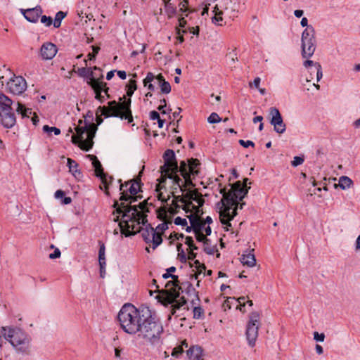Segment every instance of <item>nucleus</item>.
<instances>
[{
    "instance_id": "f257e3e1",
    "label": "nucleus",
    "mask_w": 360,
    "mask_h": 360,
    "mask_svg": "<svg viewBox=\"0 0 360 360\" xmlns=\"http://www.w3.org/2000/svg\"><path fill=\"white\" fill-rule=\"evenodd\" d=\"M148 202L144 200L139 203L140 210L136 206L125 205L124 202L120 204V207L117 210V213L121 214L117 217L116 221H120L119 226L122 234L125 236L134 235L142 231L141 235L146 243H150L152 233L155 230L150 224H148L146 213L149 212L147 207Z\"/></svg>"
},
{
    "instance_id": "f03ea898",
    "label": "nucleus",
    "mask_w": 360,
    "mask_h": 360,
    "mask_svg": "<svg viewBox=\"0 0 360 360\" xmlns=\"http://www.w3.org/2000/svg\"><path fill=\"white\" fill-rule=\"evenodd\" d=\"M248 192V188H245L240 181L233 184L231 190L229 192H226L225 188L220 190L223 198L217 205L219 209L220 221L227 226L226 230H228V227L231 226L230 221L237 214L238 200H242Z\"/></svg>"
},
{
    "instance_id": "7ed1b4c3",
    "label": "nucleus",
    "mask_w": 360,
    "mask_h": 360,
    "mask_svg": "<svg viewBox=\"0 0 360 360\" xmlns=\"http://www.w3.org/2000/svg\"><path fill=\"white\" fill-rule=\"evenodd\" d=\"M163 159L164 165L160 169L163 179L161 183H165L167 179H172L181 193L188 192L189 189H187V187L188 186H195L193 183V179L195 178L193 177L191 173L182 176L184 181L176 174L178 172V165L174 150L167 149L163 155Z\"/></svg>"
},
{
    "instance_id": "20e7f679",
    "label": "nucleus",
    "mask_w": 360,
    "mask_h": 360,
    "mask_svg": "<svg viewBox=\"0 0 360 360\" xmlns=\"http://www.w3.org/2000/svg\"><path fill=\"white\" fill-rule=\"evenodd\" d=\"M149 311L148 308L137 309L131 304H125L117 315L122 329L128 334L136 335Z\"/></svg>"
},
{
    "instance_id": "39448f33",
    "label": "nucleus",
    "mask_w": 360,
    "mask_h": 360,
    "mask_svg": "<svg viewBox=\"0 0 360 360\" xmlns=\"http://www.w3.org/2000/svg\"><path fill=\"white\" fill-rule=\"evenodd\" d=\"M179 281L177 278L173 279V281H169L166 287H169L171 285L172 288L167 290H162L159 292V295L156 297L158 300L165 306L172 304L171 315H175L176 310L181 309L184 307V309H188L186 305V300L184 297H180L179 290H181V287L179 285Z\"/></svg>"
},
{
    "instance_id": "423d86ee",
    "label": "nucleus",
    "mask_w": 360,
    "mask_h": 360,
    "mask_svg": "<svg viewBox=\"0 0 360 360\" xmlns=\"http://www.w3.org/2000/svg\"><path fill=\"white\" fill-rule=\"evenodd\" d=\"M131 101L130 98L121 103L112 101L108 103V107H98L96 113L97 125H100L103 122L101 115H104L105 117H120L122 120H127L128 122L131 123L133 121L130 109Z\"/></svg>"
},
{
    "instance_id": "0eeeda50",
    "label": "nucleus",
    "mask_w": 360,
    "mask_h": 360,
    "mask_svg": "<svg viewBox=\"0 0 360 360\" xmlns=\"http://www.w3.org/2000/svg\"><path fill=\"white\" fill-rule=\"evenodd\" d=\"M163 333V327L160 322L152 315L151 311L147 314L140 326L136 336L151 345L160 343L161 335Z\"/></svg>"
},
{
    "instance_id": "6e6552de",
    "label": "nucleus",
    "mask_w": 360,
    "mask_h": 360,
    "mask_svg": "<svg viewBox=\"0 0 360 360\" xmlns=\"http://www.w3.org/2000/svg\"><path fill=\"white\" fill-rule=\"evenodd\" d=\"M0 334L8 340L19 352L27 353L30 349V338L18 328L2 327Z\"/></svg>"
},
{
    "instance_id": "1a4fd4ad",
    "label": "nucleus",
    "mask_w": 360,
    "mask_h": 360,
    "mask_svg": "<svg viewBox=\"0 0 360 360\" xmlns=\"http://www.w3.org/2000/svg\"><path fill=\"white\" fill-rule=\"evenodd\" d=\"M119 183H121V179L118 181ZM120 191H121L120 200V203L118 201H115L114 207L116 208V210L118 207H120V204L122 202H124L125 205L133 206L131 204L134 202H136L140 196H136L138 192L140 191V179H133L129 181L125 182L124 184H120ZM139 210V204L138 205H134Z\"/></svg>"
},
{
    "instance_id": "9d476101",
    "label": "nucleus",
    "mask_w": 360,
    "mask_h": 360,
    "mask_svg": "<svg viewBox=\"0 0 360 360\" xmlns=\"http://www.w3.org/2000/svg\"><path fill=\"white\" fill-rule=\"evenodd\" d=\"M75 130L77 134L72 136V142L77 144L84 150H89L94 145L93 139L97 127L94 124L85 123L84 127H77Z\"/></svg>"
},
{
    "instance_id": "9b49d317",
    "label": "nucleus",
    "mask_w": 360,
    "mask_h": 360,
    "mask_svg": "<svg viewBox=\"0 0 360 360\" xmlns=\"http://www.w3.org/2000/svg\"><path fill=\"white\" fill-rule=\"evenodd\" d=\"M13 101L0 92V122L7 129L12 128L16 123V117L12 109Z\"/></svg>"
},
{
    "instance_id": "f8f14e48",
    "label": "nucleus",
    "mask_w": 360,
    "mask_h": 360,
    "mask_svg": "<svg viewBox=\"0 0 360 360\" xmlns=\"http://www.w3.org/2000/svg\"><path fill=\"white\" fill-rule=\"evenodd\" d=\"M302 56L307 58L313 56L316 50L315 30L313 26H307L302 32Z\"/></svg>"
},
{
    "instance_id": "ddd939ff",
    "label": "nucleus",
    "mask_w": 360,
    "mask_h": 360,
    "mask_svg": "<svg viewBox=\"0 0 360 360\" xmlns=\"http://www.w3.org/2000/svg\"><path fill=\"white\" fill-rule=\"evenodd\" d=\"M174 200H172V205L176 207H179L177 205L178 202H181L184 204L183 208L186 212H188L189 207L192 205V201H195L201 207L203 205L205 200L202 198V195L198 193L197 190H188L184 195H174L173 194Z\"/></svg>"
},
{
    "instance_id": "4468645a",
    "label": "nucleus",
    "mask_w": 360,
    "mask_h": 360,
    "mask_svg": "<svg viewBox=\"0 0 360 360\" xmlns=\"http://www.w3.org/2000/svg\"><path fill=\"white\" fill-rule=\"evenodd\" d=\"M259 318L260 315L257 311L252 312L249 316V321L247 324L245 334L248 345L250 347L255 345V342L258 336Z\"/></svg>"
},
{
    "instance_id": "2eb2a0df",
    "label": "nucleus",
    "mask_w": 360,
    "mask_h": 360,
    "mask_svg": "<svg viewBox=\"0 0 360 360\" xmlns=\"http://www.w3.org/2000/svg\"><path fill=\"white\" fill-rule=\"evenodd\" d=\"M200 165V161L198 159H189L188 160V163L185 161H181L179 167L178 166V172H180L181 176L191 173V174H193V177L195 178V176H198L200 173V170L198 169Z\"/></svg>"
},
{
    "instance_id": "dca6fc26",
    "label": "nucleus",
    "mask_w": 360,
    "mask_h": 360,
    "mask_svg": "<svg viewBox=\"0 0 360 360\" xmlns=\"http://www.w3.org/2000/svg\"><path fill=\"white\" fill-rule=\"evenodd\" d=\"M269 114L271 117L270 123L274 126V131L278 134H283L285 131L286 126L278 109L276 107L271 108Z\"/></svg>"
},
{
    "instance_id": "f3484780",
    "label": "nucleus",
    "mask_w": 360,
    "mask_h": 360,
    "mask_svg": "<svg viewBox=\"0 0 360 360\" xmlns=\"http://www.w3.org/2000/svg\"><path fill=\"white\" fill-rule=\"evenodd\" d=\"M7 86L11 93L20 95L26 90L27 82L22 77H15L7 82Z\"/></svg>"
},
{
    "instance_id": "a211bd4d",
    "label": "nucleus",
    "mask_w": 360,
    "mask_h": 360,
    "mask_svg": "<svg viewBox=\"0 0 360 360\" xmlns=\"http://www.w3.org/2000/svg\"><path fill=\"white\" fill-rule=\"evenodd\" d=\"M90 81L87 82V84L90 85L96 93V98L99 100L101 102H103V98L101 95V92L104 91L108 97L109 95L108 94V91L109 88L106 86V83L103 82L100 78L96 79L92 76V73L90 74Z\"/></svg>"
},
{
    "instance_id": "6ab92c4d",
    "label": "nucleus",
    "mask_w": 360,
    "mask_h": 360,
    "mask_svg": "<svg viewBox=\"0 0 360 360\" xmlns=\"http://www.w3.org/2000/svg\"><path fill=\"white\" fill-rule=\"evenodd\" d=\"M56 46L51 42L44 43L40 49V56L43 60H51L57 53Z\"/></svg>"
},
{
    "instance_id": "aec40b11",
    "label": "nucleus",
    "mask_w": 360,
    "mask_h": 360,
    "mask_svg": "<svg viewBox=\"0 0 360 360\" xmlns=\"http://www.w3.org/2000/svg\"><path fill=\"white\" fill-rule=\"evenodd\" d=\"M88 157L91 159V160H92V165L94 167L96 175L101 179L102 182L104 184V186L105 187L106 189H108L109 184L108 183L106 175L103 172V169L101 162L95 155H88Z\"/></svg>"
},
{
    "instance_id": "412c9836",
    "label": "nucleus",
    "mask_w": 360,
    "mask_h": 360,
    "mask_svg": "<svg viewBox=\"0 0 360 360\" xmlns=\"http://www.w3.org/2000/svg\"><path fill=\"white\" fill-rule=\"evenodd\" d=\"M42 11L41 7L40 6H37L32 8L22 10V13L27 20L30 22L35 23L38 21Z\"/></svg>"
},
{
    "instance_id": "4be33fe9",
    "label": "nucleus",
    "mask_w": 360,
    "mask_h": 360,
    "mask_svg": "<svg viewBox=\"0 0 360 360\" xmlns=\"http://www.w3.org/2000/svg\"><path fill=\"white\" fill-rule=\"evenodd\" d=\"M202 349L199 346H192L187 350V355L191 360H204Z\"/></svg>"
},
{
    "instance_id": "5701e85b",
    "label": "nucleus",
    "mask_w": 360,
    "mask_h": 360,
    "mask_svg": "<svg viewBox=\"0 0 360 360\" xmlns=\"http://www.w3.org/2000/svg\"><path fill=\"white\" fill-rule=\"evenodd\" d=\"M303 65L306 68H309L310 67L314 66L315 70L316 71V80L319 82L323 77L322 68L320 63H314L313 60H307L304 62Z\"/></svg>"
},
{
    "instance_id": "b1692460",
    "label": "nucleus",
    "mask_w": 360,
    "mask_h": 360,
    "mask_svg": "<svg viewBox=\"0 0 360 360\" xmlns=\"http://www.w3.org/2000/svg\"><path fill=\"white\" fill-rule=\"evenodd\" d=\"M16 112L22 116V118L30 117V116L32 114V110L31 108H27L24 104L18 102L17 108L15 109Z\"/></svg>"
},
{
    "instance_id": "393cba45",
    "label": "nucleus",
    "mask_w": 360,
    "mask_h": 360,
    "mask_svg": "<svg viewBox=\"0 0 360 360\" xmlns=\"http://www.w3.org/2000/svg\"><path fill=\"white\" fill-rule=\"evenodd\" d=\"M195 264H196L197 271L193 275H191V278H195V279L198 280L197 285L199 286L200 281L199 280V276L201 274H203V276H205V272L206 268H205V264H200L198 260H195Z\"/></svg>"
},
{
    "instance_id": "a878e982",
    "label": "nucleus",
    "mask_w": 360,
    "mask_h": 360,
    "mask_svg": "<svg viewBox=\"0 0 360 360\" xmlns=\"http://www.w3.org/2000/svg\"><path fill=\"white\" fill-rule=\"evenodd\" d=\"M240 262L244 265H247L249 267H252L256 264V259L254 254L249 252L246 255L244 254L242 255Z\"/></svg>"
},
{
    "instance_id": "bb28decb",
    "label": "nucleus",
    "mask_w": 360,
    "mask_h": 360,
    "mask_svg": "<svg viewBox=\"0 0 360 360\" xmlns=\"http://www.w3.org/2000/svg\"><path fill=\"white\" fill-rule=\"evenodd\" d=\"M189 219L194 233L202 231L204 229L205 223L201 222L198 218L191 216Z\"/></svg>"
},
{
    "instance_id": "cd10ccee",
    "label": "nucleus",
    "mask_w": 360,
    "mask_h": 360,
    "mask_svg": "<svg viewBox=\"0 0 360 360\" xmlns=\"http://www.w3.org/2000/svg\"><path fill=\"white\" fill-rule=\"evenodd\" d=\"M150 233H152L150 243H153L152 248L153 250H155L158 245H160L162 243V239L161 233L156 231V230H151Z\"/></svg>"
},
{
    "instance_id": "c85d7f7f",
    "label": "nucleus",
    "mask_w": 360,
    "mask_h": 360,
    "mask_svg": "<svg viewBox=\"0 0 360 360\" xmlns=\"http://www.w3.org/2000/svg\"><path fill=\"white\" fill-rule=\"evenodd\" d=\"M68 166L69 167L70 172L72 173L75 177L79 178L81 176V172L78 169L77 163L73 160L72 159H68Z\"/></svg>"
},
{
    "instance_id": "c756f323",
    "label": "nucleus",
    "mask_w": 360,
    "mask_h": 360,
    "mask_svg": "<svg viewBox=\"0 0 360 360\" xmlns=\"http://www.w3.org/2000/svg\"><path fill=\"white\" fill-rule=\"evenodd\" d=\"M352 184V180L347 176H342L339 179V186L343 190L349 188Z\"/></svg>"
},
{
    "instance_id": "7c9ffc66",
    "label": "nucleus",
    "mask_w": 360,
    "mask_h": 360,
    "mask_svg": "<svg viewBox=\"0 0 360 360\" xmlns=\"http://www.w3.org/2000/svg\"><path fill=\"white\" fill-rule=\"evenodd\" d=\"M162 176H161V178H160V183L158 184H157L156 186V189L155 191L157 192H158V198L159 200H161L162 202H167V200L169 199V196H168L167 198H165L164 196H163V194L162 193H160V191L163 188H165V186L164 185L165 183H161V181H162Z\"/></svg>"
},
{
    "instance_id": "2f4dec72",
    "label": "nucleus",
    "mask_w": 360,
    "mask_h": 360,
    "mask_svg": "<svg viewBox=\"0 0 360 360\" xmlns=\"http://www.w3.org/2000/svg\"><path fill=\"white\" fill-rule=\"evenodd\" d=\"M67 13L63 11H58L55 16L54 21L53 22V26L58 28L61 25V21L66 16Z\"/></svg>"
},
{
    "instance_id": "473e14b6",
    "label": "nucleus",
    "mask_w": 360,
    "mask_h": 360,
    "mask_svg": "<svg viewBox=\"0 0 360 360\" xmlns=\"http://www.w3.org/2000/svg\"><path fill=\"white\" fill-rule=\"evenodd\" d=\"M214 13H215V15L214 17H212V21L213 23H217L220 21H222L223 18L221 17V15L224 13V11H221V10H219L217 6H216L214 8V11H213Z\"/></svg>"
},
{
    "instance_id": "72a5a7b5",
    "label": "nucleus",
    "mask_w": 360,
    "mask_h": 360,
    "mask_svg": "<svg viewBox=\"0 0 360 360\" xmlns=\"http://www.w3.org/2000/svg\"><path fill=\"white\" fill-rule=\"evenodd\" d=\"M231 4H232L231 0H224V6L223 7V8L224 9V12H227V13L229 14L230 18H234V17H236V15H235L236 13V10L232 8L229 11V8H228V5Z\"/></svg>"
},
{
    "instance_id": "f704fd0d",
    "label": "nucleus",
    "mask_w": 360,
    "mask_h": 360,
    "mask_svg": "<svg viewBox=\"0 0 360 360\" xmlns=\"http://www.w3.org/2000/svg\"><path fill=\"white\" fill-rule=\"evenodd\" d=\"M195 238L199 242H202L203 244H207L210 242V240L202 233V231L195 233Z\"/></svg>"
},
{
    "instance_id": "c9c22d12",
    "label": "nucleus",
    "mask_w": 360,
    "mask_h": 360,
    "mask_svg": "<svg viewBox=\"0 0 360 360\" xmlns=\"http://www.w3.org/2000/svg\"><path fill=\"white\" fill-rule=\"evenodd\" d=\"M127 94L128 96H131L136 89V83L135 80H130L129 84L127 85Z\"/></svg>"
},
{
    "instance_id": "e433bc0d",
    "label": "nucleus",
    "mask_w": 360,
    "mask_h": 360,
    "mask_svg": "<svg viewBox=\"0 0 360 360\" xmlns=\"http://www.w3.org/2000/svg\"><path fill=\"white\" fill-rule=\"evenodd\" d=\"M160 87L161 89V92L162 94H167L170 93V91H171L170 84L167 81L162 82V84H160Z\"/></svg>"
},
{
    "instance_id": "4c0bfd02",
    "label": "nucleus",
    "mask_w": 360,
    "mask_h": 360,
    "mask_svg": "<svg viewBox=\"0 0 360 360\" xmlns=\"http://www.w3.org/2000/svg\"><path fill=\"white\" fill-rule=\"evenodd\" d=\"M43 131L46 133L53 132L55 135H59L60 134V129L55 127H49L48 125H44L43 127Z\"/></svg>"
},
{
    "instance_id": "58836bf2",
    "label": "nucleus",
    "mask_w": 360,
    "mask_h": 360,
    "mask_svg": "<svg viewBox=\"0 0 360 360\" xmlns=\"http://www.w3.org/2000/svg\"><path fill=\"white\" fill-rule=\"evenodd\" d=\"M208 122L211 124L219 123L221 121V118L216 112H212L207 118Z\"/></svg>"
},
{
    "instance_id": "ea45409f",
    "label": "nucleus",
    "mask_w": 360,
    "mask_h": 360,
    "mask_svg": "<svg viewBox=\"0 0 360 360\" xmlns=\"http://www.w3.org/2000/svg\"><path fill=\"white\" fill-rule=\"evenodd\" d=\"M204 314V310L200 307H194L193 308V318L200 319Z\"/></svg>"
},
{
    "instance_id": "a19ab883",
    "label": "nucleus",
    "mask_w": 360,
    "mask_h": 360,
    "mask_svg": "<svg viewBox=\"0 0 360 360\" xmlns=\"http://www.w3.org/2000/svg\"><path fill=\"white\" fill-rule=\"evenodd\" d=\"M188 4V0H182L181 2L179 3V11L181 13H185L186 11L193 12V11H190L188 8H187V6Z\"/></svg>"
},
{
    "instance_id": "79ce46f5",
    "label": "nucleus",
    "mask_w": 360,
    "mask_h": 360,
    "mask_svg": "<svg viewBox=\"0 0 360 360\" xmlns=\"http://www.w3.org/2000/svg\"><path fill=\"white\" fill-rule=\"evenodd\" d=\"M41 22L44 24L46 27H49L53 24V19L50 16L41 15Z\"/></svg>"
},
{
    "instance_id": "37998d69",
    "label": "nucleus",
    "mask_w": 360,
    "mask_h": 360,
    "mask_svg": "<svg viewBox=\"0 0 360 360\" xmlns=\"http://www.w3.org/2000/svg\"><path fill=\"white\" fill-rule=\"evenodd\" d=\"M204 251L207 254L212 255L215 252L216 248L215 246L210 245V243H208L207 244H204Z\"/></svg>"
},
{
    "instance_id": "c03bdc74",
    "label": "nucleus",
    "mask_w": 360,
    "mask_h": 360,
    "mask_svg": "<svg viewBox=\"0 0 360 360\" xmlns=\"http://www.w3.org/2000/svg\"><path fill=\"white\" fill-rule=\"evenodd\" d=\"M78 72H79V75L81 77H87L89 78V81H90V77H91V75L90 74L91 73L93 74L92 71H89L86 68H79L78 70Z\"/></svg>"
},
{
    "instance_id": "a18cd8bd",
    "label": "nucleus",
    "mask_w": 360,
    "mask_h": 360,
    "mask_svg": "<svg viewBox=\"0 0 360 360\" xmlns=\"http://www.w3.org/2000/svg\"><path fill=\"white\" fill-rule=\"evenodd\" d=\"M177 250L179 252V256L180 257L181 261H186V254L182 248V244L179 243L177 245Z\"/></svg>"
},
{
    "instance_id": "49530a36",
    "label": "nucleus",
    "mask_w": 360,
    "mask_h": 360,
    "mask_svg": "<svg viewBox=\"0 0 360 360\" xmlns=\"http://www.w3.org/2000/svg\"><path fill=\"white\" fill-rule=\"evenodd\" d=\"M304 162V158H301V157H299V156H295L294 157V159L292 161V165L293 167H297L298 165H300L303 163Z\"/></svg>"
},
{
    "instance_id": "de8ad7c7",
    "label": "nucleus",
    "mask_w": 360,
    "mask_h": 360,
    "mask_svg": "<svg viewBox=\"0 0 360 360\" xmlns=\"http://www.w3.org/2000/svg\"><path fill=\"white\" fill-rule=\"evenodd\" d=\"M155 79V76L152 72H148L146 75V77L143 79L144 86H147L148 84L151 83V82Z\"/></svg>"
},
{
    "instance_id": "09e8293b",
    "label": "nucleus",
    "mask_w": 360,
    "mask_h": 360,
    "mask_svg": "<svg viewBox=\"0 0 360 360\" xmlns=\"http://www.w3.org/2000/svg\"><path fill=\"white\" fill-rule=\"evenodd\" d=\"M168 229V225L167 223H162L159 224L155 230L159 232L160 233H163V232Z\"/></svg>"
},
{
    "instance_id": "8fccbe9b",
    "label": "nucleus",
    "mask_w": 360,
    "mask_h": 360,
    "mask_svg": "<svg viewBox=\"0 0 360 360\" xmlns=\"http://www.w3.org/2000/svg\"><path fill=\"white\" fill-rule=\"evenodd\" d=\"M174 224L176 225H181V226H186L187 225V221L184 218H181L180 217H177L174 219Z\"/></svg>"
},
{
    "instance_id": "3c124183",
    "label": "nucleus",
    "mask_w": 360,
    "mask_h": 360,
    "mask_svg": "<svg viewBox=\"0 0 360 360\" xmlns=\"http://www.w3.org/2000/svg\"><path fill=\"white\" fill-rule=\"evenodd\" d=\"M239 143L240 146H243L244 148H248L249 146H255V143L252 141H244L243 139L239 140Z\"/></svg>"
},
{
    "instance_id": "603ef678",
    "label": "nucleus",
    "mask_w": 360,
    "mask_h": 360,
    "mask_svg": "<svg viewBox=\"0 0 360 360\" xmlns=\"http://www.w3.org/2000/svg\"><path fill=\"white\" fill-rule=\"evenodd\" d=\"M183 349L181 347H176L173 349V351L172 352V356H175L176 358H178L180 354L183 352Z\"/></svg>"
},
{
    "instance_id": "864d4df0",
    "label": "nucleus",
    "mask_w": 360,
    "mask_h": 360,
    "mask_svg": "<svg viewBox=\"0 0 360 360\" xmlns=\"http://www.w3.org/2000/svg\"><path fill=\"white\" fill-rule=\"evenodd\" d=\"M325 338V335L323 333H319L318 332H314V339L318 342H323Z\"/></svg>"
},
{
    "instance_id": "5fc2aeb1",
    "label": "nucleus",
    "mask_w": 360,
    "mask_h": 360,
    "mask_svg": "<svg viewBox=\"0 0 360 360\" xmlns=\"http://www.w3.org/2000/svg\"><path fill=\"white\" fill-rule=\"evenodd\" d=\"M186 30H182L181 31L179 27H176V34L178 35L177 40L179 41V43L184 42V38L181 35V33H186Z\"/></svg>"
},
{
    "instance_id": "6e6d98bb",
    "label": "nucleus",
    "mask_w": 360,
    "mask_h": 360,
    "mask_svg": "<svg viewBox=\"0 0 360 360\" xmlns=\"http://www.w3.org/2000/svg\"><path fill=\"white\" fill-rule=\"evenodd\" d=\"M61 252L58 248H56L54 252L49 255V258L51 259H56L60 257Z\"/></svg>"
},
{
    "instance_id": "4d7b16f0",
    "label": "nucleus",
    "mask_w": 360,
    "mask_h": 360,
    "mask_svg": "<svg viewBox=\"0 0 360 360\" xmlns=\"http://www.w3.org/2000/svg\"><path fill=\"white\" fill-rule=\"evenodd\" d=\"M99 265L101 268V275L102 276V269L105 267V257H98Z\"/></svg>"
},
{
    "instance_id": "13d9d810",
    "label": "nucleus",
    "mask_w": 360,
    "mask_h": 360,
    "mask_svg": "<svg viewBox=\"0 0 360 360\" xmlns=\"http://www.w3.org/2000/svg\"><path fill=\"white\" fill-rule=\"evenodd\" d=\"M261 79L259 77L255 78L252 82L250 83V86H254L256 89H259Z\"/></svg>"
},
{
    "instance_id": "bf43d9fd",
    "label": "nucleus",
    "mask_w": 360,
    "mask_h": 360,
    "mask_svg": "<svg viewBox=\"0 0 360 360\" xmlns=\"http://www.w3.org/2000/svg\"><path fill=\"white\" fill-rule=\"evenodd\" d=\"M150 118L152 120H158L160 118V115L157 111L153 110L150 112Z\"/></svg>"
},
{
    "instance_id": "052dcab7",
    "label": "nucleus",
    "mask_w": 360,
    "mask_h": 360,
    "mask_svg": "<svg viewBox=\"0 0 360 360\" xmlns=\"http://www.w3.org/2000/svg\"><path fill=\"white\" fill-rule=\"evenodd\" d=\"M184 285L187 286L188 292H189L191 290H192L194 293L196 294L197 300H199L198 292L195 291V290L193 288L192 285L190 283H185Z\"/></svg>"
},
{
    "instance_id": "680f3d73",
    "label": "nucleus",
    "mask_w": 360,
    "mask_h": 360,
    "mask_svg": "<svg viewBox=\"0 0 360 360\" xmlns=\"http://www.w3.org/2000/svg\"><path fill=\"white\" fill-rule=\"evenodd\" d=\"M238 302L240 304V307H239V309L240 311H242V309L245 307V297H239L238 300H237ZM237 308H238V307H237Z\"/></svg>"
},
{
    "instance_id": "e2e57ef3",
    "label": "nucleus",
    "mask_w": 360,
    "mask_h": 360,
    "mask_svg": "<svg viewBox=\"0 0 360 360\" xmlns=\"http://www.w3.org/2000/svg\"><path fill=\"white\" fill-rule=\"evenodd\" d=\"M187 22L184 17H180L179 18V27H184L186 25Z\"/></svg>"
},
{
    "instance_id": "0e129e2a",
    "label": "nucleus",
    "mask_w": 360,
    "mask_h": 360,
    "mask_svg": "<svg viewBox=\"0 0 360 360\" xmlns=\"http://www.w3.org/2000/svg\"><path fill=\"white\" fill-rule=\"evenodd\" d=\"M105 245L103 243H102L100 246L99 251H98V257H104L105 256Z\"/></svg>"
},
{
    "instance_id": "69168bd1",
    "label": "nucleus",
    "mask_w": 360,
    "mask_h": 360,
    "mask_svg": "<svg viewBox=\"0 0 360 360\" xmlns=\"http://www.w3.org/2000/svg\"><path fill=\"white\" fill-rule=\"evenodd\" d=\"M355 250L356 252L360 251V234L358 236L355 241Z\"/></svg>"
},
{
    "instance_id": "338daca9",
    "label": "nucleus",
    "mask_w": 360,
    "mask_h": 360,
    "mask_svg": "<svg viewBox=\"0 0 360 360\" xmlns=\"http://www.w3.org/2000/svg\"><path fill=\"white\" fill-rule=\"evenodd\" d=\"M185 239V243L188 246V248L194 243L193 240L191 236H186Z\"/></svg>"
},
{
    "instance_id": "774afa93",
    "label": "nucleus",
    "mask_w": 360,
    "mask_h": 360,
    "mask_svg": "<svg viewBox=\"0 0 360 360\" xmlns=\"http://www.w3.org/2000/svg\"><path fill=\"white\" fill-rule=\"evenodd\" d=\"M196 257V254L191 250H188L187 259L188 260H193Z\"/></svg>"
}]
</instances>
